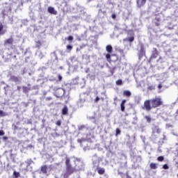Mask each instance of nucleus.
I'll return each instance as SVG.
<instances>
[{
	"label": "nucleus",
	"instance_id": "obj_1",
	"mask_svg": "<svg viewBox=\"0 0 178 178\" xmlns=\"http://www.w3.org/2000/svg\"><path fill=\"white\" fill-rule=\"evenodd\" d=\"M154 108H156V98L145 101L143 109L149 111Z\"/></svg>",
	"mask_w": 178,
	"mask_h": 178
},
{
	"label": "nucleus",
	"instance_id": "obj_2",
	"mask_svg": "<svg viewBox=\"0 0 178 178\" xmlns=\"http://www.w3.org/2000/svg\"><path fill=\"white\" fill-rule=\"evenodd\" d=\"M12 130H13L15 134H21L24 131V129L23 128V125L20 122H14L12 124Z\"/></svg>",
	"mask_w": 178,
	"mask_h": 178
},
{
	"label": "nucleus",
	"instance_id": "obj_3",
	"mask_svg": "<svg viewBox=\"0 0 178 178\" xmlns=\"http://www.w3.org/2000/svg\"><path fill=\"white\" fill-rule=\"evenodd\" d=\"M74 163H75V169H76V170H84L85 164L83 159L76 157L74 160Z\"/></svg>",
	"mask_w": 178,
	"mask_h": 178
},
{
	"label": "nucleus",
	"instance_id": "obj_4",
	"mask_svg": "<svg viewBox=\"0 0 178 178\" xmlns=\"http://www.w3.org/2000/svg\"><path fill=\"white\" fill-rule=\"evenodd\" d=\"M101 118V113H94L93 115H87V119L90 120L92 123H97V120Z\"/></svg>",
	"mask_w": 178,
	"mask_h": 178
},
{
	"label": "nucleus",
	"instance_id": "obj_5",
	"mask_svg": "<svg viewBox=\"0 0 178 178\" xmlns=\"http://www.w3.org/2000/svg\"><path fill=\"white\" fill-rule=\"evenodd\" d=\"M92 161L94 168H98L99 166V162H101V157L98 156L97 154H95L92 157Z\"/></svg>",
	"mask_w": 178,
	"mask_h": 178
},
{
	"label": "nucleus",
	"instance_id": "obj_6",
	"mask_svg": "<svg viewBox=\"0 0 178 178\" xmlns=\"http://www.w3.org/2000/svg\"><path fill=\"white\" fill-rule=\"evenodd\" d=\"M65 165H66L67 172L71 173L72 175V173L74 172V168H73V167H72V164H70V159L67 157L66 158Z\"/></svg>",
	"mask_w": 178,
	"mask_h": 178
},
{
	"label": "nucleus",
	"instance_id": "obj_7",
	"mask_svg": "<svg viewBox=\"0 0 178 178\" xmlns=\"http://www.w3.org/2000/svg\"><path fill=\"white\" fill-rule=\"evenodd\" d=\"M111 53L106 54V59L107 60V62H108L109 63H111V62H112V60L111 59V56H115V60H113V62H118V60H119V57L118 56V55L116 54H110Z\"/></svg>",
	"mask_w": 178,
	"mask_h": 178
},
{
	"label": "nucleus",
	"instance_id": "obj_8",
	"mask_svg": "<svg viewBox=\"0 0 178 178\" xmlns=\"http://www.w3.org/2000/svg\"><path fill=\"white\" fill-rule=\"evenodd\" d=\"M55 94L57 98H60L65 95V90H63L62 88H60L56 90Z\"/></svg>",
	"mask_w": 178,
	"mask_h": 178
},
{
	"label": "nucleus",
	"instance_id": "obj_9",
	"mask_svg": "<svg viewBox=\"0 0 178 178\" xmlns=\"http://www.w3.org/2000/svg\"><path fill=\"white\" fill-rule=\"evenodd\" d=\"M132 161L135 164L138 165L142 161L141 156H134Z\"/></svg>",
	"mask_w": 178,
	"mask_h": 178
},
{
	"label": "nucleus",
	"instance_id": "obj_10",
	"mask_svg": "<svg viewBox=\"0 0 178 178\" xmlns=\"http://www.w3.org/2000/svg\"><path fill=\"white\" fill-rule=\"evenodd\" d=\"M147 3V0H136V4L138 8H142Z\"/></svg>",
	"mask_w": 178,
	"mask_h": 178
},
{
	"label": "nucleus",
	"instance_id": "obj_11",
	"mask_svg": "<svg viewBox=\"0 0 178 178\" xmlns=\"http://www.w3.org/2000/svg\"><path fill=\"white\" fill-rule=\"evenodd\" d=\"M47 10L51 15H58V11L55 10L54 7H48Z\"/></svg>",
	"mask_w": 178,
	"mask_h": 178
},
{
	"label": "nucleus",
	"instance_id": "obj_12",
	"mask_svg": "<svg viewBox=\"0 0 178 178\" xmlns=\"http://www.w3.org/2000/svg\"><path fill=\"white\" fill-rule=\"evenodd\" d=\"M145 55V50H144V46H141L140 51H138V57L143 58Z\"/></svg>",
	"mask_w": 178,
	"mask_h": 178
},
{
	"label": "nucleus",
	"instance_id": "obj_13",
	"mask_svg": "<svg viewBox=\"0 0 178 178\" xmlns=\"http://www.w3.org/2000/svg\"><path fill=\"white\" fill-rule=\"evenodd\" d=\"M77 143H79L81 147H83L84 144H87V139L82 138L77 140Z\"/></svg>",
	"mask_w": 178,
	"mask_h": 178
},
{
	"label": "nucleus",
	"instance_id": "obj_14",
	"mask_svg": "<svg viewBox=\"0 0 178 178\" xmlns=\"http://www.w3.org/2000/svg\"><path fill=\"white\" fill-rule=\"evenodd\" d=\"M13 41V38H10L4 41V45H12Z\"/></svg>",
	"mask_w": 178,
	"mask_h": 178
},
{
	"label": "nucleus",
	"instance_id": "obj_15",
	"mask_svg": "<svg viewBox=\"0 0 178 178\" xmlns=\"http://www.w3.org/2000/svg\"><path fill=\"white\" fill-rule=\"evenodd\" d=\"M96 168H97V173H99V175H104V173H105V168H101L99 166Z\"/></svg>",
	"mask_w": 178,
	"mask_h": 178
},
{
	"label": "nucleus",
	"instance_id": "obj_16",
	"mask_svg": "<svg viewBox=\"0 0 178 178\" xmlns=\"http://www.w3.org/2000/svg\"><path fill=\"white\" fill-rule=\"evenodd\" d=\"M123 41H128V42H133V41H134V33H132V36L124 38Z\"/></svg>",
	"mask_w": 178,
	"mask_h": 178
},
{
	"label": "nucleus",
	"instance_id": "obj_17",
	"mask_svg": "<svg viewBox=\"0 0 178 178\" xmlns=\"http://www.w3.org/2000/svg\"><path fill=\"white\" fill-rule=\"evenodd\" d=\"M156 106H163V101H162V99L157 98L156 99Z\"/></svg>",
	"mask_w": 178,
	"mask_h": 178
},
{
	"label": "nucleus",
	"instance_id": "obj_18",
	"mask_svg": "<svg viewBox=\"0 0 178 178\" xmlns=\"http://www.w3.org/2000/svg\"><path fill=\"white\" fill-rule=\"evenodd\" d=\"M106 50L108 52V54H112V51H113V48L112 47V45L108 44L106 47Z\"/></svg>",
	"mask_w": 178,
	"mask_h": 178
},
{
	"label": "nucleus",
	"instance_id": "obj_19",
	"mask_svg": "<svg viewBox=\"0 0 178 178\" xmlns=\"http://www.w3.org/2000/svg\"><path fill=\"white\" fill-rule=\"evenodd\" d=\"M6 33V30H3V24H2V22L0 23V35H3Z\"/></svg>",
	"mask_w": 178,
	"mask_h": 178
},
{
	"label": "nucleus",
	"instance_id": "obj_20",
	"mask_svg": "<svg viewBox=\"0 0 178 178\" xmlns=\"http://www.w3.org/2000/svg\"><path fill=\"white\" fill-rule=\"evenodd\" d=\"M48 169V166L47 165H42L40 168V170L42 173H44V175H47V170Z\"/></svg>",
	"mask_w": 178,
	"mask_h": 178
},
{
	"label": "nucleus",
	"instance_id": "obj_21",
	"mask_svg": "<svg viewBox=\"0 0 178 178\" xmlns=\"http://www.w3.org/2000/svg\"><path fill=\"white\" fill-rule=\"evenodd\" d=\"M156 127L152 129V138L155 139L156 137Z\"/></svg>",
	"mask_w": 178,
	"mask_h": 178
},
{
	"label": "nucleus",
	"instance_id": "obj_22",
	"mask_svg": "<svg viewBox=\"0 0 178 178\" xmlns=\"http://www.w3.org/2000/svg\"><path fill=\"white\" fill-rule=\"evenodd\" d=\"M123 95H124V97H131V92L129 90H124L123 92Z\"/></svg>",
	"mask_w": 178,
	"mask_h": 178
},
{
	"label": "nucleus",
	"instance_id": "obj_23",
	"mask_svg": "<svg viewBox=\"0 0 178 178\" xmlns=\"http://www.w3.org/2000/svg\"><path fill=\"white\" fill-rule=\"evenodd\" d=\"M25 163L27 164L26 168H29L31 163H34V161L31 159H27Z\"/></svg>",
	"mask_w": 178,
	"mask_h": 178
},
{
	"label": "nucleus",
	"instance_id": "obj_24",
	"mask_svg": "<svg viewBox=\"0 0 178 178\" xmlns=\"http://www.w3.org/2000/svg\"><path fill=\"white\" fill-rule=\"evenodd\" d=\"M10 80H12V81H15V83H17V81H19V77L16 76H11Z\"/></svg>",
	"mask_w": 178,
	"mask_h": 178
},
{
	"label": "nucleus",
	"instance_id": "obj_25",
	"mask_svg": "<svg viewBox=\"0 0 178 178\" xmlns=\"http://www.w3.org/2000/svg\"><path fill=\"white\" fill-rule=\"evenodd\" d=\"M23 92L25 94H27L30 91V88H28L27 86H23L22 87Z\"/></svg>",
	"mask_w": 178,
	"mask_h": 178
},
{
	"label": "nucleus",
	"instance_id": "obj_26",
	"mask_svg": "<svg viewBox=\"0 0 178 178\" xmlns=\"http://www.w3.org/2000/svg\"><path fill=\"white\" fill-rule=\"evenodd\" d=\"M124 104H126V99L122 100V103H121V111L123 112L124 111Z\"/></svg>",
	"mask_w": 178,
	"mask_h": 178
},
{
	"label": "nucleus",
	"instance_id": "obj_27",
	"mask_svg": "<svg viewBox=\"0 0 178 178\" xmlns=\"http://www.w3.org/2000/svg\"><path fill=\"white\" fill-rule=\"evenodd\" d=\"M115 84L117 86H122L123 85V81H122V79H118V81H116Z\"/></svg>",
	"mask_w": 178,
	"mask_h": 178
},
{
	"label": "nucleus",
	"instance_id": "obj_28",
	"mask_svg": "<svg viewBox=\"0 0 178 178\" xmlns=\"http://www.w3.org/2000/svg\"><path fill=\"white\" fill-rule=\"evenodd\" d=\"M84 129H87V126L80 125L78 127V129L79 130V131H81V130H84Z\"/></svg>",
	"mask_w": 178,
	"mask_h": 178
},
{
	"label": "nucleus",
	"instance_id": "obj_29",
	"mask_svg": "<svg viewBox=\"0 0 178 178\" xmlns=\"http://www.w3.org/2000/svg\"><path fill=\"white\" fill-rule=\"evenodd\" d=\"M122 133V131H120V129L119 128H117L115 129V136H120V134Z\"/></svg>",
	"mask_w": 178,
	"mask_h": 178
},
{
	"label": "nucleus",
	"instance_id": "obj_30",
	"mask_svg": "<svg viewBox=\"0 0 178 178\" xmlns=\"http://www.w3.org/2000/svg\"><path fill=\"white\" fill-rule=\"evenodd\" d=\"M157 161H159V162H163V161H165V157H163V156H160L157 158Z\"/></svg>",
	"mask_w": 178,
	"mask_h": 178
},
{
	"label": "nucleus",
	"instance_id": "obj_31",
	"mask_svg": "<svg viewBox=\"0 0 178 178\" xmlns=\"http://www.w3.org/2000/svg\"><path fill=\"white\" fill-rule=\"evenodd\" d=\"M42 45V42H41V41L38 40V42H36V47L37 48L41 47Z\"/></svg>",
	"mask_w": 178,
	"mask_h": 178
},
{
	"label": "nucleus",
	"instance_id": "obj_32",
	"mask_svg": "<svg viewBox=\"0 0 178 178\" xmlns=\"http://www.w3.org/2000/svg\"><path fill=\"white\" fill-rule=\"evenodd\" d=\"M66 49L67 51H69L70 52V51H72L73 49V46L68 44L66 46Z\"/></svg>",
	"mask_w": 178,
	"mask_h": 178
},
{
	"label": "nucleus",
	"instance_id": "obj_33",
	"mask_svg": "<svg viewBox=\"0 0 178 178\" xmlns=\"http://www.w3.org/2000/svg\"><path fill=\"white\" fill-rule=\"evenodd\" d=\"M150 169H156V163H150Z\"/></svg>",
	"mask_w": 178,
	"mask_h": 178
},
{
	"label": "nucleus",
	"instance_id": "obj_34",
	"mask_svg": "<svg viewBox=\"0 0 178 178\" xmlns=\"http://www.w3.org/2000/svg\"><path fill=\"white\" fill-rule=\"evenodd\" d=\"M145 119L147 120V123H151V117L146 115Z\"/></svg>",
	"mask_w": 178,
	"mask_h": 178
},
{
	"label": "nucleus",
	"instance_id": "obj_35",
	"mask_svg": "<svg viewBox=\"0 0 178 178\" xmlns=\"http://www.w3.org/2000/svg\"><path fill=\"white\" fill-rule=\"evenodd\" d=\"M162 87H163V86L162 85V83H160L158 85V88H159V92H162V90H161L162 88Z\"/></svg>",
	"mask_w": 178,
	"mask_h": 178
},
{
	"label": "nucleus",
	"instance_id": "obj_36",
	"mask_svg": "<svg viewBox=\"0 0 178 178\" xmlns=\"http://www.w3.org/2000/svg\"><path fill=\"white\" fill-rule=\"evenodd\" d=\"M134 122H132V124H137V120H138V118L137 117L134 118Z\"/></svg>",
	"mask_w": 178,
	"mask_h": 178
},
{
	"label": "nucleus",
	"instance_id": "obj_37",
	"mask_svg": "<svg viewBox=\"0 0 178 178\" xmlns=\"http://www.w3.org/2000/svg\"><path fill=\"white\" fill-rule=\"evenodd\" d=\"M69 109L67 108V106H64V107L62 109V112H67Z\"/></svg>",
	"mask_w": 178,
	"mask_h": 178
},
{
	"label": "nucleus",
	"instance_id": "obj_38",
	"mask_svg": "<svg viewBox=\"0 0 178 178\" xmlns=\"http://www.w3.org/2000/svg\"><path fill=\"white\" fill-rule=\"evenodd\" d=\"M13 175L15 176V177H19L20 176V174L16 171H14Z\"/></svg>",
	"mask_w": 178,
	"mask_h": 178
},
{
	"label": "nucleus",
	"instance_id": "obj_39",
	"mask_svg": "<svg viewBox=\"0 0 178 178\" xmlns=\"http://www.w3.org/2000/svg\"><path fill=\"white\" fill-rule=\"evenodd\" d=\"M67 41H73V40H74V38H73V36H72V35H70V36H68L67 38Z\"/></svg>",
	"mask_w": 178,
	"mask_h": 178
},
{
	"label": "nucleus",
	"instance_id": "obj_40",
	"mask_svg": "<svg viewBox=\"0 0 178 178\" xmlns=\"http://www.w3.org/2000/svg\"><path fill=\"white\" fill-rule=\"evenodd\" d=\"M72 175L71 173H69V172H66V173H65L64 175H63V178H67V177H69V175Z\"/></svg>",
	"mask_w": 178,
	"mask_h": 178
},
{
	"label": "nucleus",
	"instance_id": "obj_41",
	"mask_svg": "<svg viewBox=\"0 0 178 178\" xmlns=\"http://www.w3.org/2000/svg\"><path fill=\"white\" fill-rule=\"evenodd\" d=\"M52 137H59V134L54 132L51 134Z\"/></svg>",
	"mask_w": 178,
	"mask_h": 178
},
{
	"label": "nucleus",
	"instance_id": "obj_42",
	"mask_svg": "<svg viewBox=\"0 0 178 178\" xmlns=\"http://www.w3.org/2000/svg\"><path fill=\"white\" fill-rule=\"evenodd\" d=\"M49 101H52V97H46L45 102H49Z\"/></svg>",
	"mask_w": 178,
	"mask_h": 178
},
{
	"label": "nucleus",
	"instance_id": "obj_43",
	"mask_svg": "<svg viewBox=\"0 0 178 178\" xmlns=\"http://www.w3.org/2000/svg\"><path fill=\"white\" fill-rule=\"evenodd\" d=\"M26 124H33V120L31 119L27 120Z\"/></svg>",
	"mask_w": 178,
	"mask_h": 178
},
{
	"label": "nucleus",
	"instance_id": "obj_44",
	"mask_svg": "<svg viewBox=\"0 0 178 178\" xmlns=\"http://www.w3.org/2000/svg\"><path fill=\"white\" fill-rule=\"evenodd\" d=\"M163 169H165V170L169 169V165H168V164H164L163 165Z\"/></svg>",
	"mask_w": 178,
	"mask_h": 178
},
{
	"label": "nucleus",
	"instance_id": "obj_45",
	"mask_svg": "<svg viewBox=\"0 0 178 178\" xmlns=\"http://www.w3.org/2000/svg\"><path fill=\"white\" fill-rule=\"evenodd\" d=\"M33 148H34V146H33L32 145H29L26 147L27 149H33Z\"/></svg>",
	"mask_w": 178,
	"mask_h": 178
},
{
	"label": "nucleus",
	"instance_id": "obj_46",
	"mask_svg": "<svg viewBox=\"0 0 178 178\" xmlns=\"http://www.w3.org/2000/svg\"><path fill=\"white\" fill-rule=\"evenodd\" d=\"M6 113L5 112H0V116L1 117H3V116H6Z\"/></svg>",
	"mask_w": 178,
	"mask_h": 178
},
{
	"label": "nucleus",
	"instance_id": "obj_47",
	"mask_svg": "<svg viewBox=\"0 0 178 178\" xmlns=\"http://www.w3.org/2000/svg\"><path fill=\"white\" fill-rule=\"evenodd\" d=\"M56 124L57 126H60V124H62V122H60V120H58V121L56 122Z\"/></svg>",
	"mask_w": 178,
	"mask_h": 178
},
{
	"label": "nucleus",
	"instance_id": "obj_48",
	"mask_svg": "<svg viewBox=\"0 0 178 178\" xmlns=\"http://www.w3.org/2000/svg\"><path fill=\"white\" fill-rule=\"evenodd\" d=\"M0 136H5V131L3 130H0Z\"/></svg>",
	"mask_w": 178,
	"mask_h": 178
},
{
	"label": "nucleus",
	"instance_id": "obj_49",
	"mask_svg": "<svg viewBox=\"0 0 178 178\" xmlns=\"http://www.w3.org/2000/svg\"><path fill=\"white\" fill-rule=\"evenodd\" d=\"M58 81H60L63 79L62 76L60 74H58Z\"/></svg>",
	"mask_w": 178,
	"mask_h": 178
},
{
	"label": "nucleus",
	"instance_id": "obj_50",
	"mask_svg": "<svg viewBox=\"0 0 178 178\" xmlns=\"http://www.w3.org/2000/svg\"><path fill=\"white\" fill-rule=\"evenodd\" d=\"M148 90H150L152 91V90H155V88H153L152 86H149Z\"/></svg>",
	"mask_w": 178,
	"mask_h": 178
},
{
	"label": "nucleus",
	"instance_id": "obj_51",
	"mask_svg": "<svg viewBox=\"0 0 178 178\" xmlns=\"http://www.w3.org/2000/svg\"><path fill=\"white\" fill-rule=\"evenodd\" d=\"M99 101V97H97L95 99V102H98Z\"/></svg>",
	"mask_w": 178,
	"mask_h": 178
},
{
	"label": "nucleus",
	"instance_id": "obj_52",
	"mask_svg": "<svg viewBox=\"0 0 178 178\" xmlns=\"http://www.w3.org/2000/svg\"><path fill=\"white\" fill-rule=\"evenodd\" d=\"M111 17H112V19H116V15H115V14H112V15H111Z\"/></svg>",
	"mask_w": 178,
	"mask_h": 178
},
{
	"label": "nucleus",
	"instance_id": "obj_53",
	"mask_svg": "<svg viewBox=\"0 0 178 178\" xmlns=\"http://www.w3.org/2000/svg\"><path fill=\"white\" fill-rule=\"evenodd\" d=\"M87 149H90V147H83V151H87Z\"/></svg>",
	"mask_w": 178,
	"mask_h": 178
},
{
	"label": "nucleus",
	"instance_id": "obj_54",
	"mask_svg": "<svg viewBox=\"0 0 178 178\" xmlns=\"http://www.w3.org/2000/svg\"><path fill=\"white\" fill-rule=\"evenodd\" d=\"M2 138H3V141H6V140H8L7 136H3Z\"/></svg>",
	"mask_w": 178,
	"mask_h": 178
},
{
	"label": "nucleus",
	"instance_id": "obj_55",
	"mask_svg": "<svg viewBox=\"0 0 178 178\" xmlns=\"http://www.w3.org/2000/svg\"><path fill=\"white\" fill-rule=\"evenodd\" d=\"M150 59H151V60L155 59V56H154V55H152V56H151Z\"/></svg>",
	"mask_w": 178,
	"mask_h": 178
},
{
	"label": "nucleus",
	"instance_id": "obj_56",
	"mask_svg": "<svg viewBox=\"0 0 178 178\" xmlns=\"http://www.w3.org/2000/svg\"><path fill=\"white\" fill-rule=\"evenodd\" d=\"M62 113H63V115H67L68 113L67 112H63Z\"/></svg>",
	"mask_w": 178,
	"mask_h": 178
},
{
	"label": "nucleus",
	"instance_id": "obj_57",
	"mask_svg": "<svg viewBox=\"0 0 178 178\" xmlns=\"http://www.w3.org/2000/svg\"><path fill=\"white\" fill-rule=\"evenodd\" d=\"M118 51H119V52H120L121 54H123V49H119Z\"/></svg>",
	"mask_w": 178,
	"mask_h": 178
},
{
	"label": "nucleus",
	"instance_id": "obj_58",
	"mask_svg": "<svg viewBox=\"0 0 178 178\" xmlns=\"http://www.w3.org/2000/svg\"><path fill=\"white\" fill-rule=\"evenodd\" d=\"M12 140L15 142H16V138H12Z\"/></svg>",
	"mask_w": 178,
	"mask_h": 178
},
{
	"label": "nucleus",
	"instance_id": "obj_59",
	"mask_svg": "<svg viewBox=\"0 0 178 178\" xmlns=\"http://www.w3.org/2000/svg\"><path fill=\"white\" fill-rule=\"evenodd\" d=\"M20 86H17V90H19V91H20Z\"/></svg>",
	"mask_w": 178,
	"mask_h": 178
},
{
	"label": "nucleus",
	"instance_id": "obj_60",
	"mask_svg": "<svg viewBox=\"0 0 178 178\" xmlns=\"http://www.w3.org/2000/svg\"><path fill=\"white\" fill-rule=\"evenodd\" d=\"M130 31H133L132 30H129V31H128V33H130Z\"/></svg>",
	"mask_w": 178,
	"mask_h": 178
},
{
	"label": "nucleus",
	"instance_id": "obj_61",
	"mask_svg": "<svg viewBox=\"0 0 178 178\" xmlns=\"http://www.w3.org/2000/svg\"><path fill=\"white\" fill-rule=\"evenodd\" d=\"M118 173H119V175H122V172H119V171H118Z\"/></svg>",
	"mask_w": 178,
	"mask_h": 178
},
{
	"label": "nucleus",
	"instance_id": "obj_62",
	"mask_svg": "<svg viewBox=\"0 0 178 178\" xmlns=\"http://www.w3.org/2000/svg\"><path fill=\"white\" fill-rule=\"evenodd\" d=\"M21 165H24V163H22Z\"/></svg>",
	"mask_w": 178,
	"mask_h": 178
},
{
	"label": "nucleus",
	"instance_id": "obj_63",
	"mask_svg": "<svg viewBox=\"0 0 178 178\" xmlns=\"http://www.w3.org/2000/svg\"><path fill=\"white\" fill-rule=\"evenodd\" d=\"M55 178H58V177L55 176Z\"/></svg>",
	"mask_w": 178,
	"mask_h": 178
},
{
	"label": "nucleus",
	"instance_id": "obj_64",
	"mask_svg": "<svg viewBox=\"0 0 178 178\" xmlns=\"http://www.w3.org/2000/svg\"><path fill=\"white\" fill-rule=\"evenodd\" d=\"M0 112H2V111H0Z\"/></svg>",
	"mask_w": 178,
	"mask_h": 178
}]
</instances>
